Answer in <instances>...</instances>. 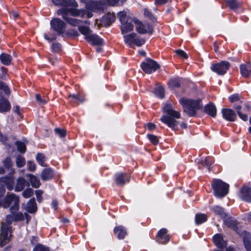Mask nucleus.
Returning <instances> with one entry per match:
<instances>
[{
	"mask_svg": "<svg viewBox=\"0 0 251 251\" xmlns=\"http://www.w3.org/2000/svg\"><path fill=\"white\" fill-rule=\"evenodd\" d=\"M164 111L167 115H164L160 118V121L167 125L169 127L175 129L179 124L176 119L180 118L181 115L178 111L174 110L171 105L166 103L163 108Z\"/></svg>",
	"mask_w": 251,
	"mask_h": 251,
	"instance_id": "f257e3e1",
	"label": "nucleus"
},
{
	"mask_svg": "<svg viewBox=\"0 0 251 251\" xmlns=\"http://www.w3.org/2000/svg\"><path fill=\"white\" fill-rule=\"evenodd\" d=\"M179 102L182 106L184 112L189 116L195 115L197 110L201 107L200 99L193 100L182 98L179 100Z\"/></svg>",
	"mask_w": 251,
	"mask_h": 251,
	"instance_id": "f03ea898",
	"label": "nucleus"
},
{
	"mask_svg": "<svg viewBox=\"0 0 251 251\" xmlns=\"http://www.w3.org/2000/svg\"><path fill=\"white\" fill-rule=\"evenodd\" d=\"M9 214L6 217V223H3L1 227V233L0 234V245L4 246L10 240V229L9 225L15 221L13 213Z\"/></svg>",
	"mask_w": 251,
	"mask_h": 251,
	"instance_id": "7ed1b4c3",
	"label": "nucleus"
},
{
	"mask_svg": "<svg viewBox=\"0 0 251 251\" xmlns=\"http://www.w3.org/2000/svg\"><path fill=\"white\" fill-rule=\"evenodd\" d=\"M80 1L85 4L86 17L88 19L93 17L92 12L101 13L104 11V5L100 2L92 0H80Z\"/></svg>",
	"mask_w": 251,
	"mask_h": 251,
	"instance_id": "20e7f679",
	"label": "nucleus"
},
{
	"mask_svg": "<svg viewBox=\"0 0 251 251\" xmlns=\"http://www.w3.org/2000/svg\"><path fill=\"white\" fill-rule=\"evenodd\" d=\"M211 186L214 190V195L217 198H223L228 193V184L220 179H214L212 183Z\"/></svg>",
	"mask_w": 251,
	"mask_h": 251,
	"instance_id": "39448f33",
	"label": "nucleus"
},
{
	"mask_svg": "<svg viewBox=\"0 0 251 251\" xmlns=\"http://www.w3.org/2000/svg\"><path fill=\"white\" fill-rule=\"evenodd\" d=\"M3 201L2 207L7 208L13 202V205L10 207L11 213L16 212L19 209V197L13 193L7 194L2 200Z\"/></svg>",
	"mask_w": 251,
	"mask_h": 251,
	"instance_id": "423d86ee",
	"label": "nucleus"
},
{
	"mask_svg": "<svg viewBox=\"0 0 251 251\" xmlns=\"http://www.w3.org/2000/svg\"><path fill=\"white\" fill-rule=\"evenodd\" d=\"M124 40L126 44L132 47L133 45H135L138 47H140L144 44L145 40L139 37L136 33H131L124 35Z\"/></svg>",
	"mask_w": 251,
	"mask_h": 251,
	"instance_id": "0eeeda50",
	"label": "nucleus"
},
{
	"mask_svg": "<svg viewBox=\"0 0 251 251\" xmlns=\"http://www.w3.org/2000/svg\"><path fill=\"white\" fill-rule=\"evenodd\" d=\"M140 66L142 70L148 74L155 72L160 68V65L156 61L150 58H146Z\"/></svg>",
	"mask_w": 251,
	"mask_h": 251,
	"instance_id": "6e6552de",
	"label": "nucleus"
},
{
	"mask_svg": "<svg viewBox=\"0 0 251 251\" xmlns=\"http://www.w3.org/2000/svg\"><path fill=\"white\" fill-rule=\"evenodd\" d=\"M65 11L66 10L64 8H61L57 11V14L58 15H62L63 19L71 25L77 26L81 23L89 24L88 21H82L80 20L70 17L69 15L66 13Z\"/></svg>",
	"mask_w": 251,
	"mask_h": 251,
	"instance_id": "1a4fd4ad",
	"label": "nucleus"
},
{
	"mask_svg": "<svg viewBox=\"0 0 251 251\" xmlns=\"http://www.w3.org/2000/svg\"><path fill=\"white\" fill-rule=\"evenodd\" d=\"M132 22L135 24L136 31L140 34H151L153 32L152 27L148 24H143L136 19H134Z\"/></svg>",
	"mask_w": 251,
	"mask_h": 251,
	"instance_id": "9d476101",
	"label": "nucleus"
},
{
	"mask_svg": "<svg viewBox=\"0 0 251 251\" xmlns=\"http://www.w3.org/2000/svg\"><path fill=\"white\" fill-rule=\"evenodd\" d=\"M50 26L58 35H62L65 31L66 24L61 19L55 18L50 21Z\"/></svg>",
	"mask_w": 251,
	"mask_h": 251,
	"instance_id": "9b49d317",
	"label": "nucleus"
},
{
	"mask_svg": "<svg viewBox=\"0 0 251 251\" xmlns=\"http://www.w3.org/2000/svg\"><path fill=\"white\" fill-rule=\"evenodd\" d=\"M230 64L227 61H221V62L213 64L211 69L219 75H224L229 69Z\"/></svg>",
	"mask_w": 251,
	"mask_h": 251,
	"instance_id": "f8f14e48",
	"label": "nucleus"
},
{
	"mask_svg": "<svg viewBox=\"0 0 251 251\" xmlns=\"http://www.w3.org/2000/svg\"><path fill=\"white\" fill-rule=\"evenodd\" d=\"M12 175L0 177V185L3 187L5 186L9 191H11L13 189L14 185V178L11 176Z\"/></svg>",
	"mask_w": 251,
	"mask_h": 251,
	"instance_id": "ddd939ff",
	"label": "nucleus"
},
{
	"mask_svg": "<svg viewBox=\"0 0 251 251\" xmlns=\"http://www.w3.org/2000/svg\"><path fill=\"white\" fill-rule=\"evenodd\" d=\"M130 176L126 173H118L115 175V181L117 185L123 186L130 180Z\"/></svg>",
	"mask_w": 251,
	"mask_h": 251,
	"instance_id": "4468645a",
	"label": "nucleus"
},
{
	"mask_svg": "<svg viewBox=\"0 0 251 251\" xmlns=\"http://www.w3.org/2000/svg\"><path fill=\"white\" fill-rule=\"evenodd\" d=\"M66 10V13L68 15L69 14L74 17H80L81 18H84L85 15H86L87 10L85 9H76V8H64Z\"/></svg>",
	"mask_w": 251,
	"mask_h": 251,
	"instance_id": "2eb2a0df",
	"label": "nucleus"
},
{
	"mask_svg": "<svg viewBox=\"0 0 251 251\" xmlns=\"http://www.w3.org/2000/svg\"><path fill=\"white\" fill-rule=\"evenodd\" d=\"M167 229L166 228H162L160 229L156 236V241L160 244H165L167 243L170 240V236L167 235Z\"/></svg>",
	"mask_w": 251,
	"mask_h": 251,
	"instance_id": "dca6fc26",
	"label": "nucleus"
},
{
	"mask_svg": "<svg viewBox=\"0 0 251 251\" xmlns=\"http://www.w3.org/2000/svg\"><path fill=\"white\" fill-rule=\"evenodd\" d=\"M221 112L223 117L228 121H234L236 118V114L234 111L232 109L223 108Z\"/></svg>",
	"mask_w": 251,
	"mask_h": 251,
	"instance_id": "f3484780",
	"label": "nucleus"
},
{
	"mask_svg": "<svg viewBox=\"0 0 251 251\" xmlns=\"http://www.w3.org/2000/svg\"><path fill=\"white\" fill-rule=\"evenodd\" d=\"M250 105L246 103L245 104V108L242 109V107L240 105H238L235 107L237 113L239 117L243 121H247L248 120V115L245 113L246 111H248L250 109Z\"/></svg>",
	"mask_w": 251,
	"mask_h": 251,
	"instance_id": "a211bd4d",
	"label": "nucleus"
},
{
	"mask_svg": "<svg viewBox=\"0 0 251 251\" xmlns=\"http://www.w3.org/2000/svg\"><path fill=\"white\" fill-rule=\"evenodd\" d=\"M115 18V16L113 13H108L102 17L100 24L103 26H109L114 22Z\"/></svg>",
	"mask_w": 251,
	"mask_h": 251,
	"instance_id": "6ab92c4d",
	"label": "nucleus"
},
{
	"mask_svg": "<svg viewBox=\"0 0 251 251\" xmlns=\"http://www.w3.org/2000/svg\"><path fill=\"white\" fill-rule=\"evenodd\" d=\"M240 197L243 200L251 202V188L244 186L240 190Z\"/></svg>",
	"mask_w": 251,
	"mask_h": 251,
	"instance_id": "aec40b11",
	"label": "nucleus"
},
{
	"mask_svg": "<svg viewBox=\"0 0 251 251\" xmlns=\"http://www.w3.org/2000/svg\"><path fill=\"white\" fill-rule=\"evenodd\" d=\"M213 240L215 245L221 249H224L227 245L226 242L224 240L222 235L220 234L215 235L213 237Z\"/></svg>",
	"mask_w": 251,
	"mask_h": 251,
	"instance_id": "412c9836",
	"label": "nucleus"
},
{
	"mask_svg": "<svg viewBox=\"0 0 251 251\" xmlns=\"http://www.w3.org/2000/svg\"><path fill=\"white\" fill-rule=\"evenodd\" d=\"M11 104L6 99L1 96L0 98V112L5 113L10 111Z\"/></svg>",
	"mask_w": 251,
	"mask_h": 251,
	"instance_id": "4be33fe9",
	"label": "nucleus"
},
{
	"mask_svg": "<svg viewBox=\"0 0 251 251\" xmlns=\"http://www.w3.org/2000/svg\"><path fill=\"white\" fill-rule=\"evenodd\" d=\"M86 40L93 45H103L104 44L102 39L96 34H91L87 36Z\"/></svg>",
	"mask_w": 251,
	"mask_h": 251,
	"instance_id": "5701e85b",
	"label": "nucleus"
},
{
	"mask_svg": "<svg viewBox=\"0 0 251 251\" xmlns=\"http://www.w3.org/2000/svg\"><path fill=\"white\" fill-rule=\"evenodd\" d=\"M54 176V171L51 168H46L43 169L41 174L42 180L46 181L51 179Z\"/></svg>",
	"mask_w": 251,
	"mask_h": 251,
	"instance_id": "b1692460",
	"label": "nucleus"
},
{
	"mask_svg": "<svg viewBox=\"0 0 251 251\" xmlns=\"http://www.w3.org/2000/svg\"><path fill=\"white\" fill-rule=\"evenodd\" d=\"M244 244L247 251H251V237L249 232L244 231L242 233Z\"/></svg>",
	"mask_w": 251,
	"mask_h": 251,
	"instance_id": "393cba45",
	"label": "nucleus"
},
{
	"mask_svg": "<svg viewBox=\"0 0 251 251\" xmlns=\"http://www.w3.org/2000/svg\"><path fill=\"white\" fill-rule=\"evenodd\" d=\"M133 27L132 23L129 21L121 24V30L122 34L124 35L132 31L133 29Z\"/></svg>",
	"mask_w": 251,
	"mask_h": 251,
	"instance_id": "a878e982",
	"label": "nucleus"
},
{
	"mask_svg": "<svg viewBox=\"0 0 251 251\" xmlns=\"http://www.w3.org/2000/svg\"><path fill=\"white\" fill-rule=\"evenodd\" d=\"M204 112L208 115L215 118L217 114V109L215 105L212 103L206 104L204 108Z\"/></svg>",
	"mask_w": 251,
	"mask_h": 251,
	"instance_id": "bb28decb",
	"label": "nucleus"
},
{
	"mask_svg": "<svg viewBox=\"0 0 251 251\" xmlns=\"http://www.w3.org/2000/svg\"><path fill=\"white\" fill-rule=\"evenodd\" d=\"M114 233L119 239H123L126 234V228L122 226H117L114 229Z\"/></svg>",
	"mask_w": 251,
	"mask_h": 251,
	"instance_id": "cd10ccee",
	"label": "nucleus"
},
{
	"mask_svg": "<svg viewBox=\"0 0 251 251\" xmlns=\"http://www.w3.org/2000/svg\"><path fill=\"white\" fill-rule=\"evenodd\" d=\"M2 163L4 168L10 171L9 175H14L15 174V171L12 168V162L10 158L6 157L2 160Z\"/></svg>",
	"mask_w": 251,
	"mask_h": 251,
	"instance_id": "c85d7f7f",
	"label": "nucleus"
},
{
	"mask_svg": "<svg viewBox=\"0 0 251 251\" xmlns=\"http://www.w3.org/2000/svg\"><path fill=\"white\" fill-rule=\"evenodd\" d=\"M26 181L25 178L23 177H19L16 181L14 190L16 192H20L22 191L26 185Z\"/></svg>",
	"mask_w": 251,
	"mask_h": 251,
	"instance_id": "c756f323",
	"label": "nucleus"
},
{
	"mask_svg": "<svg viewBox=\"0 0 251 251\" xmlns=\"http://www.w3.org/2000/svg\"><path fill=\"white\" fill-rule=\"evenodd\" d=\"M26 211L30 213H34L37 210L36 203L34 198L31 199L27 203Z\"/></svg>",
	"mask_w": 251,
	"mask_h": 251,
	"instance_id": "7c9ffc66",
	"label": "nucleus"
},
{
	"mask_svg": "<svg viewBox=\"0 0 251 251\" xmlns=\"http://www.w3.org/2000/svg\"><path fill=\"white\" fill-rule=\"evenodd\" d=\"M241 75L245 78L249 77L251 75V68L248 65L241 64L240 66Z\"/></svg>",
	"mask_w": 251,
	"mask_h": 251,
	"instance_id": "2f4dec72",
	"label": "nucleus"
},
{
	"mask_svg": "<svg viewBox=\"0 0 251 251\" xmlns=\"http://www.w3.org/2000/svg\"><path fill=\"white\" fill-rule=\"evenodd\" d=\"M12 59V57L10 54L5 53H2L0 55V60L1 63L5 66L10 65Z\"/></svg>",
	"mask_w": 251,
	"mask_h": 251,
	"instance_id": "473e14b6",
	"label": "nucleus"
},
{
	"mask_svg": "<svg viewBox=\"0 0 251 251\" xmlns=\"http://www.w3.org/2000/svg\"><path fill=\"white\" fill-rule=\"evenodd\" d=\"M225 225L228 227L232 228L236 232H237L238 227L236 221L230 218H228L226 219V220L225 221Z\"/></svg>",
	"mask_w": 251,
	"mask_h": 251,
	"instance_id": "72a5a7b5",
	"label": "nucleus"
},
{
	"mask_svg": "<svg viewBox=\"0 0 251 251\" xmlns=\"http://www.w3.org/2000/svg\"><path fill=\"white\" fill-rule=\"evenodd\" d=\"M29 178L31 186L34 188H38L41 185L39 179L35 176L31 174L27 175Z\"/></svg>",
	"mask_w": 251,
	"mask_h": 251,
	"instance_id": "f704fd0d",
	"label": "nucleus"
},
{
	"mask_svg": "<svg viewBox=\"0 0 251 251\" xmlns=\"http://www.w3.org/2000/svg\"><path fill=\"white\" fill-rule=\"evenodd\" d=\"M213 160L209 157L205 158H201L199 161V163H201L203 166L206 167L208 170L210 169V165L213 163Z\"/></svg>",
	"mask_w": 251,
	"mask_h": 251,
	"instance_id": "c9c22d12",
	"label": "nucleus"
},
{
	"mask_svg": "<svg viewBox=\"0 0 251 251\" xmlns=\"http://www.w3.org/2000/svg\"><path fill=\"white\" fill-rule=\"evenodd\" d=\"M207 221V216L204 214H197L195 216V222L197 225L201 224Z\"/></svg>",
	"mask_w": 251,
	"mask_h": 251,
	"instance_id": "e433bc0d",
	"label": "nucleus"
},
{
	"mask_svg": "<svg viewBox=\"0 0 251 251\" xmlns=\"http://www.w3.org/2000/svg\"><path fill=\"white\" fill-rule=\"evenodd\" d=\"M169 85L172 89L178 88L180 86V79L179 78L172 79L169 81Z\"/></svg>",
	"mask_w": 251,
	"mask_h": 251,
	"instance_id": "4c0bfd02",
	"label": "nucleus"
},
{
	"mask_svg": "<svg viewBox=\"0 0 251 251\" xmlns=\"http://www.w3.org/2000/svg\"><path fill=\"white\" fill-rule=\"evenodd\" d=\"M211 210L215 214L220 215L221 217H224L226 216L223 208L219 206H215L212 207Z\"/></svg>",
	"mask_w": 251,
	"mask_h": 251,
	"instance_id": "58836bf2",
	"label": "nucleus"
},
{
	"mask_svg": "<svg viewBox=\"0 0 251 251\" xmlns=\"http://www.w3.org/2000/svg\"><path fill=\"white\" fill-rule=\"evenodd\" d=\"M226 3L229 7L234 10H236L240 6V3L236 0H226Z\"/></svg>",
	"mask_w": 251,
	"mask_h": 251,
	"instance_id": "ea45409f",
	"label": "nucleus"
},
{
	"mask_svg": "<svg viewBox=\"0 0 251 251\" xmlns=\"http://www.w3.org/2000/svg\"><path fill=\"white\" fill-rule=\"evenodd\" d=\"M79 31L85 36V38L86 40V37L90 35L91 30L88 27L85 26H80L78 27Z\"/></svg>",
	"mask_w": 251,
	"mask_h": 251,
	"instance_id": "a19ab883",
	"label": "nucleus"
},
{
	"mask_svg": "<svg viewBox=\"0 0 251 251\" xmlns=\"http://www.w3.org/2000/svg\"><path fill=\"white\" fill-rule=\"evenodd\" d=\"M154 93L156 96L162 99L164 97V88L162 86H158L155 89Z\"/></svg>",
	"mask_w": 251,
	"mask_h": 251,
	"instance_id": "79ce46f5",
	"label": "nucleus"
},
{
	"mask_svg": "<svg viewBox=\"0 0 251 251\" xmlns=\"http://www.w3.org/2000/svg\"><path fill=\"white\" fill-rule=\"evenodd\" d=\"M68 98L75 100L77 102H78V103H82L85 100L84 98L79 93H78L77 95L70 94Z\"/></svg>",
	"mask_w": 251,
	"mask_h": 251,
	"instance_id": "37998d69",
	"label": "nucleus"
},
{
	"mask_svg": "<svg viewBox=\"0 0 251 251\" xmlns=\"http://www.w3.org/2000/svg\"><path fill=\"white\" fill-rule=\"evenodd\" d=\"M118 17L121 24L129 21L128 18L126 16V12L124 11L119 12L118 14Z\"/></svg>",
	"mask_w": 251,
	"mask_h": 251,
	"instance_id": "c03bdc74",
	"label": "nucleus"
},
{
	"mask_svg": "<svg viewBox=\"0 0 251 251\" xmlns=\"http://www.w3.org/2000/svg\"><path fill=\"white\" fill-rule=\"evenodd\" d=\"M16 164L19 168L23 167L25 164V158L21 155L17 156L16 159Z\"/></svg>",
	"mask_w": 251,
	"mask_h": 251,
	"instance_id": "a18cd8bd",
	"label": "nucleus"
},
{
	"mask_svg": "<svg viewBox=\"0 0 251 251\" xmlns=\"http://www.w3.org/2000/svg\"><path fill=\"white\" fill-rule=\"evenodd\" d=\"M15 145L17 146V150L20 152L24 153L26 151V147L24 143L21 141H17L15 143Z\"/></svg>",
	"mask_w": 251,
	"mask_h": 251,
	"instance_id": "49530a36",
	"label": "nucleus"
},
{
	"mask_svg": "<svg viewBox=\"0 0 251 251\" xmlns=\"http://www.w3.org/2000/svg\"><path fill=\"white\" fill-rule=\"evenodd\" d=\"M36 159L39 164H40L41 166H45L44 164V162L45 161V157L43 154L40 153H37Z\"/></svg>",
	"mask_w": 251,
	"mask_h": 251,
	"instance_id": "de8ad7c7",
	"label": "nucleus"
},
{
	"mask_svg": "<svg viewBox=\"0 0 251 251\" xmlns=\"http://www.w3.org/2000/svg\"><path fill=\"white\" fill-rule=\"evenodd\" d=\"M0 90H3L4 93L7 95H9L10 91L7 85L2 81H0Z\"/></svg>",
	"mask_w": 251,
	"mask_h": 251,
	"instance_id": "09e8293b",
	"label": "nucleus"
},
{
	"mask_svg": "<svg viewBox=\"0 0 251 251\" xmlns=\"http://www.w3.org/2000/svg\"><path fill=\"white\" fill-rule=\"evenodd\" d=\"M147 137L150 142L154 145H156L158 143L159 140L156 136L152 134H148Z\"/></svg>",
	"mask_w": 251,
	"mask_h": 251,
	"instance_id": "8fccbe9b",
	"label": "nucleus"
},
{
	"mask_svg": "<svg viewBox=\"0 0 251 251\" xmlns=\"http://www.w3.org/2000/svg\"><path fill=\"white\" fill-rule=\"evenodd\" d=\"M33 190L31 188H28L24 191L22 195L25 198L27 199L30 198L33 194Z\"/></svg>",
	"mask_w": 251,
	"mask_h": 251,
	"instance_id": "3c124183",
	"label": "nucleus"
},
{
	"mask_svg": "<svg viewBox=\"0 0 251 251\" xmlns=\"http://www.w3.org/2000/svg\"><path fill=\"white\" fill-rule=\"evenodd\" d=\"M33 251H50V250L41 244H38L34 247Z\"/></svg>",
	"mask_w": 251,
	"mask_h": 251,
	"instance_id": "603ef678",
	"label": "nucleus"
},
{
	"mask_svg": "<svg viewBox=\"0 0 251 251\" xmlns=\"http://www.w3.org/2000/svg\"><path fill=\"white\" fill-rule=\"evenodd\" d=\"M15 212H15L13 213L15 221L24 220V214L22 212H18L17 213H15Z\"/></svg>",
	"mask_w": 251,
	"mask_h": 251,
	"instance_id": "864d4df0",
	"label": "nucleus"
},
{
	"mask_svg": "<svg viewBox=\"0 0 251 251\" xmlns=\"http://www.w3.org/2000/svg\"><path fill=\"white\" fill-rule=\"evenodd\" d=\"M52 2L55 5L66 7L67 1V0H52Z\"/></svg>",
	"mask_w": 251,
	"mask_h": 251,
	"instance_id": "5fc2aeb1",
	"label": "nucleus"
},
{
	"mask_svg": "<svg viewBox=\"0 0 251 251\" xmlns=\"http://www.w3.org/2000/svg\"><path fill=\"white\" fill-rule=\"evenodd\" d=\"M44 37L45 39L49 41L50 42H52L53 40H56V37L55 34H50L45 33L44 35Z\"/></svg>",
	"mask_w": 251,
	"mask_h": 251,
	"instance_id": "6e6d98bb",
	"label": "nucleus"
},
{
	"mask_svg": "<svg viewBox=\"0 0 251 251\" xmlns=\"http://www.w3.org/2000/svg\"><path fill=\"white\" fill-rule=\"evenodd\" d=\"M54 131L56 134L60 136V137H64L66 135V131L63 129L55 128Z\"/></svg>",
	"mask_w": 251,
	"mask_h": 251,
	"instance_id": "4d7b16f0",
	"label": "nucleus"
},
{
	"mask_svg": "<svg viewBox=\"0 0 251 251\" xmlns=\"http://www.w3.org/2000/svg\"><path fill=\"white\" fill-rule=\"evenodd\" d=\"M67 4L66 7L72 6L74 7H77L78 3L75 0H67Z\"/></svg>",
	"mask_w": 251,
	"mask_h": 251,
	"instance_id": "13d9d810",
	"label": "nucleus"
},
{
	"mask_svg": "<svg viewBox=\"0 0 251 251\" xmlns=\"http://www.w3.org/2000/svg\"><path fill=\"white\" fill-rule=\"evenodd\" d=\"M61 44L58 43H53L52 44V50L53 51L58 52L61 50Z\"/></svg>",
	"mask_w": 251,
	"mask_h": 251,
	"instance_id": "bf43d9fd",
	"label": "nucleus"
},
{
	"mask_svg": "<svg viewBox=\"0 0 251 251\" xmlns=\"http://www.w3.org/2000/svg\"><path fill=\"white\" fill-rule=\"evenodd\" d=\"M27 165L29 171L34 172L35 170L36 165L33 161H28Z\"/></svg>",
	"mask_w": 251,
	"mask_h": 251,
	"instance_id": "052dcab7",
	"label": "nucleus"
},
{
	"mask_svg": "<svg viewBox=\"0 0 251 251\" xmlns=\"http://www.w3.org/2000/svg\"><path fill=\"white\" fill-rule=\"evenodd\" d=\"M240 99V96L238 94H235L229 97V100L231 102L237 101L239 100Z\"/></svg>",
	"mask_w": 251,
	"mask_h": 251,
	"instance_id": "680f3d73",
	"label": "nucleus"
},
{
	"mask_svg": "<svg viewBox=\"0 0 251 251\" xmlns=\"http://www.w3.org/2000/svg\"><path fill=\"white\" fill-rule=\"evenodd\" d=\"M175 52L179 56H180L184 58L187 59L188 58L187 54L183 50H176Z\"/></svg>",
	"mask_w": 251,
	"mask_h": 251,
	"instance_id": "e2e57ef3",
	"label": "nucleus"
},
{
	"mask_svg": "<svg viewBox=\"0 0 251 251\" xmlns=\"http://www.w3.org/2000/svg\"><path fill=\"white\" fill-rule=\"evenodd\" d=\"M35 98L36 100L40 104H45L47 102V101L45 99L42 98L41 96L39 94L36 95Z\"/></svg>",
	"mask_w": 251,
	"mask_h": 251,
	"instance_id": "0e129e2a",
	"label": "nucleus"
},
{
	"mask_svg": "<svg viewBox=\"0 0 251 251\" xmlns=\"http://www.w3.org/2000/svg\"><path fill=\"white\" fill-rule=\"evenodd\" d=\"M42 191L40 190H36L35 191V194L37 197V201L39 202H41L42 201Z\"/></svg>",
	"mask_w": 251,
	"mask_h": 251,
	"instance_id": "69168bd1",
	"label": "nucleus"
},
{
	"mask_svg": "<svg viewBox=\"0 0 251 251\" xmlns=\"http://www.w3.org/2000/svg\"><path fill=\"white\" fill-rule=\"evenodd\" d=\"M145 127L149 130H153L156 128L155 124L152 123H149L146 124Z\"/></svg>",
	"mask_w": 251,
	"mask_h": 251,
	"instance_id": "338daca9",
	"label": "nucleus"
},
{
	"mask_svg": "<svg viewBox=\"0 0 251 251\" xmlns=\"http://www.w3.org/2000/svg\"><path fill=\"white\" fill-rule=\"evenodd\" d=\"M144 15L145 16L149 17L151 20H153L154 19V16L152 13L147 9H144Z\"/></svg>",
	"mask_w": 251,
	"mask_h": 251,
	"instance_id": "774afa93",
	"label": "nucleus"
}]
</instances>
